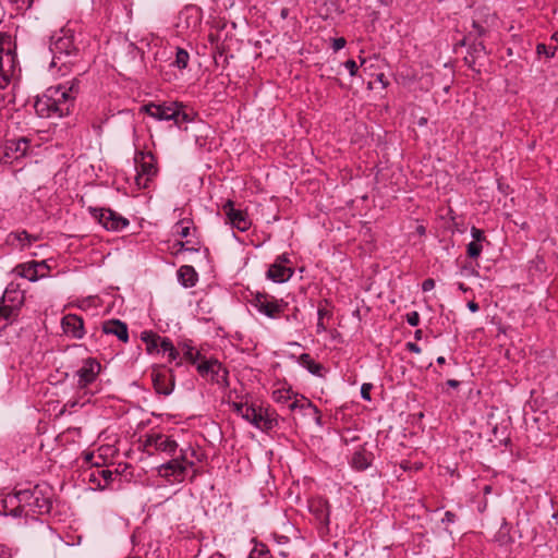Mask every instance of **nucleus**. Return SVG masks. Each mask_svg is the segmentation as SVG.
Here are the masks:
<instances>
[{
	"label": "nucleus",
	"instance_id": "obj_41",
	"mask_svg": "<svg viewBox=\"0 0 558 558\" xmlns=\"http://www.w3.org/2000/svg\"><path fill=\"white\" fill-rule=\"evenodd\" d=\"M19 554V548L8 544H0V558H12Z\"/></svg>",
	"mask_w": 558,
	"mask_h": 558
},
{
	"label": "nucleus",
	"instance_id": "obj_43",
	"mask_svg": "<svg viewBox=\"0 0 558 558\" xmlns=\"http://www.w3.org/2000/svg\"><path fill=\"white\" fill-rule=\"evenodd\" d=\"M470 232H471V236L473 238L472 242H476V243L487 242L488 243L487 238L482 229L472 227Z\"/></svg>",
	"mask_w": 558,
	"mask_h": 558
},
{
	"label": "nucleus",
	"instance_id": "obj_12",
	"mask_svg": "<svg viewBox=\"0 0 558 558\" xmlns=\"http://www.w3.org/2000/svg\"><path fill=\"white\" fill-rule=\"evenodd\" d=\"M194 462L187 461L185 456L182 454L180 458H174L166 463H162L159 466V473L165 477L172 476L174 481L183 482L187 469L192 468Z\"/></svg>",
	"mask_w": 558,
	"mask_h": 558
},
{
	"label": "nucleus",
	"instance_id": "obj_38",
	"mask_svg": "<svg viewBox=\"0 0 558 558\" xmlns=\"http://www.w3.org/2000/svg\"><path fill=\"white\" fill-rule=\"evenodd\" d=\"M482 251H483L482 243L470 242L466 245V254L472 259L478 258L482 254Z\"/></svg>",
	"mask_w": 558,
	"mask_h": 558
},
{
	"label": "nucleus",
	"instance_id": "obj_5",
	"mask_svg": "<svg viewBox=\"0 0 558 558\" xmlns=\"http://www.w3.org/2000/svg\"><path fill=\"white\" fill-rule=\"evenodd\" d=\"M137 174L135 177V182L138 187L146 189L148 187V182L156 177L157 161L151 151H136L134 157Z\"/></svg>",
	"mask_w": 558,
	"mask_h": 558
},
{
	"label": "nucleus",
	"instance_id": "obj_25",
	"mask_svg": "<svg viewBox=\"0 0 558 558\" xmlns=\"http://www.w3.org/2000/svg\"><path fill=\"white\" fill-rule=\"evenodd\" d=\"M299 364L308 371L312 375L322 377L324 366L315 360L308 353H302L298 360Z\"/></svg>",
	"mask_w": 558,
	"mask_h": 558
},
{
	"label": "nucleus",
	"instance_id": "obj_34",
	"mask_svg": "<svg viewBox=\"0 0 558 558\" xmlns=\"http://www.w3.org/2000/svg\"><path fill=\"white\" fill-rule=\"evenodd\" d=\"M251 543H254V547L251 549L247 558H259L269 554V549L265 544L257 543L254 538L251 541Z\"/></svg>",
	"mask_w": 558,
	"mask_h": 558
},
{
	"label": "nucleus",
	"instance_id": "obj_45",
	"mask_svg": "<svg viewBox=\"0 0 558 558\" xmlns=\"http://www.w3.org/2000/svg\"><path fill=\"white\" fill-rule=\"evenodd\" d=\"M172 348H174L173 342L168 337H160L159 341V350L163 353H167L168 351H172Z\"/></svg>",
	"mask_w": 558,
	"mask_h": 558
},
{
	"label": "nucleus",
	"instance_id": "obj_32",
	"mask_svg": "<svg viewBox=\"0 0 558 558\" xmlns=\"http://www.w3.org/2000/svg\"><path fill=\"white\" fill-rule=\"evenodd\" d=\"M193 221L190 219H181L174 226V232L182 239L187 238L191 233Z\"/></svg>",
	"mask_w": 558,
	"mask_h": 558
},
{
	"label": "nucleus",
	"instance_id": "obj_13",
	"mask_svg": "<svg viewBox=\"0 0 558 558\" xmlns=\"http://www.w3.org/2000/svg\"><path fill=\"white\" fill-rule=\"evenodd\" d=\"M290 263L289 254L283 253L277 256L274 264L267 270V278L277 283L288 281L294 274L293 268L287 266Z\"/></svg>",
	"mask_w": 558,
	"mask_h": 558
},
{
	"label": "nucleus",
	"instance_id": "obj_59",
	"mask_svg": "<svg viewBox=\"0 0 558 558\" xmlns=\"http://www.w3.org/2000/svg\"><path fill=\"white\" fill-rule=\"evenodd\" d=\"M466 306L472 313H476L480 310V305L475 301H469Z\"/></svg>",
	"mask_w": 558,
	"mask_h": 558
},
{
	"label": "nucleus",
	"instance_id": "obj_24",
	"mask_svg": "<svg viewBox=\"0 0 558 558\" xmlns=\"http://www.w3.org/2000/svg\"><path fill=\"white\" fill-rule=\"evenodd\" d=\"M54 88L60 89V92H64V98L69 100V108L72 109L74 106L75 98L80 90V82L78 80H73L65 84H60L54 86Z\"/></svg>",
	"mask_w": 558,
	"mask_h": 558
},
{
	"label": "nucleus",
	"instance_id": "obj_6",
	"mask_svg": "<svg viewBox=\"0 0 558 558\" xmlns=\"http://www.w3.org/2000/svg\"><path fill=\"white\" fill-rule=\"evenodd\" d=\"M13 293L11 298V292L7 290L0 301V330L12 324L20 314L24 298L15 291Z\"/></svg>",
	"mask_w": 558,
	"mask_h": 558
},
{
	"label": "nucleus",
	"instance_id": "obj_37",
	"mask_svg": "<svg viewBox=\"0 0 558 558\" xmlns=\"http://www.w3.org/2000/svg\"><path fill=\"white\" fill-rule=\"evenodd\" d=\"M468 53L470 56H474L475 58H477L480 53L486 54V46L484 45L483 41H477L476 39H474L472 44L469 45Z\"/></svg>",
	"mask_w": 558,
	"mask_h": 558
},
{
	"label": "nucleus",
	"instance_id": "obj_14",
	"mask_svg": "<svg viewBox=\"0 0 558 558\" xmlns=\"http://www.w3.org/2000/svg\"><path fill=\"white\" fill-rule=\"evenodd\" d=\"M51 54L52 58L49 64V71L54 75H66L72 68L81 61V54L77 53L51 52Z\"/></svg>",
	"mask_w": 558,
	"mask_h": 558
},
{
	"label": "nucleus",
	"instance_id": "obj_50",
	"mask_svg": "<svg viewBox=\"0 0 558 558\" xmlns=\"http://www.w3.org/2000/svg\"><path fill=\"white\" fill-rule=\"evenodd\" d=\"M342 65L349 71L351 76H355L359 70L356 62L352 59L347 60Z\"/></svg>",
	"mask_w": 558,
	"mask_h": 558
},
{
	"label": "nucleus",
	"instance_id": "obj_20",
	"mask_svg": "<svg viewBox=\"0 0 558 558\" xmlns=\"http://www.w3.org/2000/svg\"><path fill=\"white\" fill-rule=\"evenodd\" d=\"M11 46V36L0 33V58L4 60V68L10 69V77L14 74L16 65V54Z\"/></svg>",
	"mask_w": 558,
	"mask_h": 558
},
{
	"label": "nucleus",
	"instance_id": "obj_49",
	"mask_svg": "<svg viewBox=\"0 0 558 558\" xmlns=\"http://www.w3.org/2000/svg\"><path fill=\"white\" fill-rule=\"evenodd\" d=\"M98 475L104 478L106 485L112 482L113 478L117 476L112 471L108 469L98 470Z\"/></svg>",
	"mask_w": 558,
	"mask_h": 558
},
{
	"label": "nucleus",
	"instance_id": "obj_44",
	"mask_svg": "<svg viewBox=\"0 0 558 558\" xmlns=\"http://www.w3.org/2000/svg\"><path fill=\"white\" fill-rule=\"evenodd\" d=\"M15 239L21 242L22 244H31L32 241L35 240V238H33L27 231L23 230V231H20V232H16V233H13Z\"/></svg>",
	"mask_w": 558,
	"mask_h": 558
},
{
	"label": "nucleus",
	"instance_id": "obj_46",
	"mask_svg": "<svg viewBox=\"0 0 558 558\" xmlns=\"http://www.w3.org/2000/svg\"><path fill=\"white\" fill-rule=\"evenodd\" d=\"M472 28L473 36L475 35L474 39H476L477 37H483L487 33V29L476 21L472 22Z\"/></svg>",
	"mask_w": 558,
	"mask_h": 558
},
{
	"label": "nucleus",
	"instance_id": "obj_30",
	"mask_svg": "<svg viewBox=\"0 0 558 558\" xmlns=\"http://www.w3.org/2000/svg\"><path fill=\"white\" fill-rule=\"evenodd\" d=\"M510 525L506 520H504L499 531L497 532L495 539L500 546H507L512 542L510 536Z\"/></svg>",
	"mask_w": 558,
	"mask_h": 558
},
{
	"label": "nucleus",
	"instance_id": "obj_53",
	"mask_svg": "<svg viewBox=\"0 0 558 558\" xmlns=\"http://www.w3.org/2000/svg\"><path fill=\"white\" fill-rule=\"evenodd\" d=\"M456 520H457L456 513H453L452 511H446L441 522L445 524H451V523H454Z\"/></svg>",
	"mask_w": 558,
	"mask_h": 558
},
{
	"label": "nucleus",
	"instance_id": "obj_17",
	"mask_svg": "<svg viewBox=\"0 0 558 558\" xmlns=\"http://www.w3.org/2000/svg\"><path fill=\"white\" fill-rule=\"evenodd\" d=\"M223 211L232 228L245 232L251 228V220L247 214L241 209L234 208V203L228 199L223 205Z\"/></svg>",
	"mask_w": 558,
	"mask_h": 558
},
{
	"label": "nucleus",
	"instance_id": "obj_54",
	"mask_svg": "<svg viewBox=\"0 0 558 558\" xmlns=\"http://www.w3.org/2000/svg\"><path fill=\"white\" fill-rule=\"evenodd\" d=\"M435 288V280L432 278H427L422 282L423 292H428Z\"/></svg>",
	"mask_w": 558,
	"mask_h": 558
},
{
	"label": "nucleus",
	"instance_id": "obj_2",
	"mask_svg": "<svg viewBox=\"0 0 558 558\" xmlns=\"http://www.w3.org/2000/svg\"><path fill=\"white\" fill-rule=\"evenodd\" d=\"M34 109L40 118H62L70 113L69 100L64 98V92L50 86L38 96L34 102Z\"/></svg>",
	"mask_w": 558,
	"mask_h": 558
},
{
	"label": "nucleus",
	"instance_id": "obj_9",
	"mask_svg": "<svg viewBox=\"0 0 558 558\" xmlns=\"http://www.w3.org/2000/svg\"><path fill=\"white\" fill-rule=\"evenodd\" d=\"M252 305L262 314L269 318H277L283 312L286 304L282 301L276 300L266 293L257 292L253 300Z\"/></svg>",
	"mask_w": 558,
	"mask_h": 558
},
{
	"label": "nucleus",
	"instance_id": "obj_64",
	"mask_svg": "<svg viewBox=\"0 0 558 558\" xmlns=\"http://www.w3.org/2000/svg\"><path fill=\"white\" fill-rule=\"evenodd\" d=\"M274 396H275L276 400L279 401V402L282 401V400H286V397L282 395L281 391H275Z\"/></svg>",
	"mask_w": 558,
	"mask_h": 558
},
{
	"label": "nucleus",
	"instance_id": "obj_29",
	"mask_svg": "<svg viewBox=\"0 0 558 558\" xmlns=\"http://www.w3.org/2000/svg\"><path fill=\"white\" fill-rule=\"evenodd\" d=\"M234 412L248 422V418L256 417V405L244 402H233Z\"/></svg>",
	"mask_w": 558,
	"mask_h": 558
},
{
	"label": "nucleus",
	"instance_id": "obj_4",
	"mask_svg": "<svg viewBox=\"0 0 558 558\" xmlns=\"http://www.w3.org/2000/svg\"><path fill=\"white\" fill-rule=\"evenodd\" d=\"M88 213L107 231L119 232L130 225L128 218L110 208L88 207Z\"/></svg>",
	"mask_w": 558,
	"mask_h": 558
},
{
	"label": "nucleus",
	"instance_id": "obj_18",
	"mask_svg": "<svg viewBox=\"0 0 558 558\" xmlns=\"http://www.w3.org/2000/svg\"><path fill=\"white\" fill-rule=\"evenodd\" d=\"M151 380L157 393L169 396L174 388V377L170 369H154Z\"/></svg>",
	"mask_w": 558,
	"mask_h": 558
},
{
	"label": "nucleus",
	"instance_id": "obj_31",
	"mask_svg": "<svg viewBox=\"0 0 558 558\" xmlns=\"http://www.w3.org/2000/svg\"><path fill=\"white\" fill-rule=\"evenodd\" d=\"M278 425V415L275 411H270L266 409V413H264V421L260 424V430L269 432L274 429Z\"/></svg>",
	"mask_w": 558,
	"mask_h": 558
},
{
	"label": "nucleus",
	"instance_id": "obj_40",
	"mask_svg": "<svg viewBox=\"0 0 558 558\" xmlns=\"http://www.w3.org/2000/svg\"><path fill=\"white\" fill-rule=\"evenodd\" d=\"M10 82V69L4 68V60L0 58V88H4Z\"/></svg>",
	"mask_w": 558,
	"mask_h": 558
},
{
	"label": "nucleus",
	"instance_id": "obj_35",
	"mask_svg": "<svg viewBox=\"0 0 558 558\" xmlns=\"http://www.w3.org/2000/svg\"><path fill=\"white\" fill-rule=\"evenodd\" d=\"M303 411H313V418L318 426L323 425L322 414L318 408L310 400H305V402L301 405Z\"/></svg>",
	"mask_w": 558,
	"mask_h": 558
},
{
	"label": "nucleus",
	"instance_id": "obj_62",
	"mask_svg": "<svg viewBox=\"0 0 558 558\" xmlns=\"http://www.w3.org/2000/svg\"><path fill=\"white\" fill-rule=\"evenodd\" d=\"M446 384L451 388H458L460 386V381L457 379H448Z\"/></svg>",
	"mask_w": 558,
	"mask_h": 558
},
{
	"label": "nucleus",
	"instance_id": "obj_11",
	"mask_svg": "<svg viewBox=\"0 0 558 558\" xmlns=\"http://www.w3.org/2000/svg\"><path fill=\"white\" fill-rule=\"evenodd\" d=\"M50 52L57 53H77L81 54L78 46L75 44L74 34L70 29H61L51 36Z\"/></svg>",
	"mask_w": 558,
	"mask_h": 558
},
{
	"label": "nucleus",
	"instance_id": "obj_39",
	"mask_svg": "<svg viewBox=\"0 0 558 558\" xmlns=\"http://www.w3.org/2000/svg\"><path fill=\"white\" fill-rule=\"evenodd\" d=\"M185 16L187 19H192L191 26L196 27L199 23V15L196 9L194 8H187L184 11L180 13V20Z\"/></svg>",
	"mask_w": 558,
	"mask_h": 558
},
{
	"label": "nucleus",
	"instance_id": "obj_55",
	"mask_svg": "<svg viewBox=\"0 0 558 558\" xmlns=\"http://www.w3.org/2000/svg\"><path fill=\"white\" fill-rule=\"evenodd\" d=\"M405 348L412 353H421V348L415 342H407Z\"/></svg>",
	"mask_w": 558,
	"mask_h": 558
},
{
	"label": "nucleus",
	"instance_id": "obj_52",
	"mask_svg": "<svg viewBox=\"0 0 558 558\" xmlns=\"http://www.w3.org/2000/svg\"><path fill=\"white\" fill-rule=\"evenodd\" d=\"M345 45H347V40H345V38H343V37H338V38H333V39H332V45H331V47H332V49H333L335 51H338V50H340V49L344 48V47H345Z\"/></svg>",
	"mask_w": 558,
	"mask_h": 558
},
{
	"label": "nucleus",
	"instance_id": "obj_23",
	"mask_svg": "<svg viewBox=\"0 0 558 558\" xmlns=\"http://www.w3.org/2000/svg\"><path fill=\"white\" fill-rule=\"evenodd\" d=\"M373 461V453L365 449L357 450L353 453L351 465L356 471H365L368 469Z\"/></svg>",
	"mask_w": 558,
	"mask_h": 558
},
{
	"label": "nucleus",
	"instance_id": "obj_1",
	"mask_svg": "<svg viewBox=\"0 0 558 558\" xmlns=\"http://www.w3.org/2000/svg\"><path fill=\"white\" fill-rule=\"evenodd\" d=\"M52 487L47 483L15 490L2 499L3 513L14 518L49 513L52 508Z\"/></svg>",
	"mask_w": 558,
	"mask_h": 558
},
{
	"label": "nucleus",
	"instance_id": "obj_22",
	"mask_svg": "<svg viewBox=\"0 0 558 558\" xmlns=\"http://www.w3.org/2000/svg\"><path fill=\"white\" fill-rule=\"evenodd\" d=\"M177 275L180 284L184 288H193L198 281V274L194 267L190 265L181 266L178 269Z\"/></svg>",
	"mask_w": 558,
	"mask_h": 558
},
{
	"label": "nucleus",
	"instance_id": "obj_51",
	"mask_svg": "<svg viewBox=\"0 0 558 558\" xmlns=\"http://www.w3.org/2000/svg\"><path fill=\"white\" fill-rule=\"evenodd\" d=\"M191 241H185V242H182V241H179L175 245L179 246L178 248V252H183V251H187V252H198V248L195 247V246H187V244H190Z\"/></svg>",
	"mask_w": 558,
	"mask_h": 558
},
{
	"label": "nucleus",
	"instance_id": "obj_48",
	"mask_svg": "<svg viewBox=\"0 0 558 558\" xmlns=\"http://www.w3.org/2000/svg\"><path fill=\"white\" fill-rule=\"evenodd\" d=\"M373 389V384L371 383H364L362 386H361V397L363 400L365 401H371L372 398H371V390Z\"/></svg>",
	"mask_w": 558,
	"mask_h": 558
},
{
	"label": "nucleus",
	"instance_id": "obj_42",
	"mask_svg": "<svg viewBox=\"0 0 558 558\" xmlns=\"http://www.w3.org/2000/svg\"><path fill=\"white\" fill-rule=\"evenodd\" d=\"M264 413H266V409H264L263 407L256 405V417L248 418V422L252 425H254L255 427H257L258 429H260V424L264 421Z\"/></svg>",
	"mask_w": 558,
	"mask_h": 558
},
{
	"label": "nucleus",
	"instance_id": "obj_27",
	"mask_svg": "<svg viewBox=\"0 0 558 558\" xmlns=\"http://www.w3.org/2000/svg\"><path fill=\"white\" fill-rule=\"evenodd\" d=\"M141 340L146 344V351L149 354L159 353L160 336L153 330H144L141 332Z\"/></svg>",
	"mask_w": 558,
	"mask_h": 558
},
{
	"label": "nucleus",
	"instance_id": "obj_58",
	"mask_svg": "<svg viewBox=\"0 0 558 558\" xmlns=\"http://www.w3.org/2000/svg\"><path fill=\"white\" fill-rule=\"evenodd\" d=\"M167 353L170 362L175 361L180 355V351L175 347L172 348V351H168Z\"/></svg>",
	"mask_w": 558,
	"mask_h": 558
},
{
	"label": "nucleus",
	"instance_id": "obj_15",
	"mask_svg": "<svg viewBox=\"0 0 558 558\" xmlns=\"http://www.w3.org/2000/svg\"><path fill=\"white\" fill-rule=\"evenodd\" d=\"M31 149V140L26 136L8 140L4 145L3 158L5 161H16L28 155Z\"/></svg>",
	"mask_w": 558,
	"mask_h": 558
},
{
	"label": "nucleus",
	"instance_id": "obj_47",
	"mask_svg": "<svg viewBox=\"0 0 558 558\" xmlns=\"http://www.w3.org/2000/svg\"><path fill=\"white\" fill-rule=\"evenodd\" d=\"M405 319L410 326L416 327L420 324V314L416 311H412L405 315Z\"/></svg>",
	"mask_w": 558,
	"mask_h": 558
},
{
	"label": "nucleus",
	"instance_id": "obj_26",
	"mask_svg": "<svg viewBox=\"0 0 558 558\" xmlns=\"http://www.w3.org/2000/svg\"><path fill=\"white\" fill-rule=\"evenodd\" d=\"M15 270L17 271V275L22 278H25L32 282L37 281L39 278L45 277L44 274L39 275L38 269L34 262L20 264L16 266Z\"/></svg>",
	"mask_w": 558,
	"mask_h": 558
},
{
	"label": "nucleus",
	"instance_id": "obj_21",
	"mask_svg": "<svg viewBox=\"0 0 558 558\" xmlns=\"http://www.w3.org/2000/svg\"><path fill=\"white\" fill-rule=\"evenodd\" d=\"M101 330L105 335L116 336L120 341H129L128 325L120 319H109L102 323Z\"/></svg>",
	"mask_w": 558,
	"mask_h": 558
},
{
	"label": "nucleus",
	"instance_id": "obj_33",
	"mask_svg": "<svg viewBox=\"0 0 558 558\" xmlns=\"http://www.w3.org/2000/svg\"><path fill=\"white\" fill-rule=\"evenodd\" d=\"M189 52L183 48H177L175 60L173 62V65H175L180 70L185 69L189 64Z\"/></svg>",
	"mask_w": 558,
	"mask_h": 558
},
{
	"label": "nucleus",
	"instance_id": "obj_60",
	"mask_svg": "<svg viewBox=\"0 0 558 558\" xmlns=\"http://www.w3.org/2000/svg\"><path fill=\"white\" fill-rule=\"evenodd\" d=\"M303 399H304V400H306L305 398H303ZM304 402H305V401L300 402L299 400H294L293 402H291V403L289 404V409H290V410H292V411H294V410H296V409H301V410H302L301 405H302Z\"/></svg>",
	"mask_w": 558,
	"mask_h": 558
},
{
	"label": "nucleus",
	"instance_id": "obj_3",
	"mask_svg": "<svg viewBox=\"0 0 558 558\" xmlns=\"http://www.w3.org/2000/svg\"><path fill=\"white\" fill-rule=\"evenodd\" d=\"M141 110L157 121H173L178 128L193 121V118L185 111V106L182 102H148Z\"/></svg>",
	"mask_w": 558,
	"mask_h": 558
},
{
	"label": "nucleus",
	"instance_id": "obj_7",
	"mask_svg": "<svg viewBox=\"0 0 558 558\" xmlns=\"http://www.w3.org/2000/svg\"><path fill=\"white\" fill-rule=\"evenodd\" d=\"M196 371L202 377L209 378L211 383H215L221 387L229 386V381H228L229 372L216 359L206 360L204 357L203 361H201L196 365Z\"/></svg>",
	"mask_w": 558,
	"mask_h": 558
},
{
	"label": "nucleus",
	"instance_id": "obj_63",
	"mask_svg": "<svg viewBox=\"0 0 558 558\" xmlns=\"http://www.w3.org/2000/svg\"><path fill=\"white\" fill-rule=\"evenodd\" d=\"M33 262L36 265L38 270H39V268L49 269V267H48V265H47V263L45 260H41V262L33 260Z\"/></svg>",
	"mask_w": 558,
	"mask_h": 558
},
{
	"label": "nucleus",
	"instance_id": "obj_16",
	"mask_svg": "<svg viewBox=\"0 0 558 558\" xmlns=\"http://www.w3.org/2000/svg\"><path fill=\"white\" fill-rule=\"evenodd\" d=\"M101 369L100 363L94 357H87L83 361V365L76 371L78 377V388H86L93 384Z\"/></svg>",
	"mask_w": 558,
	"mask_h": 558
},
{
	"label": "nucleus",
	"instance_id": "obj_10",
	"mask_svg": "<svg viewBox=\"0 0 558 558\" xmlns=\"http://www.w3.org/2000/svg\"><path fill=\"white\" fill-rule=\"evenodd\" d=\"M177 448L178 444L173 438L160 433L148 434L143 441V450L149 454H153L151 449H154L172 456Z\"/></svg>",
	"mask_w": 558,
	"mask_h": 558
},
{
	"label": "nucleus",
	"instance_id": "obj_28",
	"mask_svg": "<svg viewBox=\"0 0 558 558\" xmlns=\"http://www.w3.org/2000/svg\"><path fill=\"white\" fill-rule=\"evenodd\" d=\"M183 357L193 365H197L205 357L199 351H196L191 341L180 344Z\"/></svg>",
	"mask_w": 558,
	"mask_h": 558
},
{
	"label": "nucleus",
	"instance_id": "obj_57",
	"mask_svg": "<svg viewBox=\"0 0 558 558\" xmlns=\"http://www.w3.org/2000/svg\"><path fill=\"white\" fill-rule=\"evenodd\" d=\"M317 315L319 320H324L326 316L330 317L331 313L325 307H318Z\"/></svg>",
	"mask_w": 558,
	"mask_h": 558
},
{
	"label": "nucleus",
	"instance_id": "obj_36",
	"mask_svg": "<svg viewBox=\"0 0 558 558\" xmlns=\"http://www.w3.org/2000/svg\"><path fill=\"white\" fill-rule=\"evenodd\" d=\"M557 50H558L557 46H547L543 43H538L536 45L537 56H545L548 59L554 58L556 56Z\"/></svg>",
	"mask_w": 558,
	"mask_h": 558
},
{
	"label": "nucleus",
	"instance_id": "obj_56",
	"mask_svg": "<svg viewBox=\"0 0 558 558\" xmlns=\"http://www.w3.org/2000/svg\"><path fill=\"white\" fill-rule=\"evenodd\" d=\"M464 63L471 69V70H475L474 65H475V60L476 58L474 56H470L468 53L466 57H464Z\"/></svg>",
	"mask_w": 558,
	"mask_h": 558
},
{
	"label": "nucleus",
	"instance_id": "obj_8",
	"mask_svg": "<svg viewBox=\"0 0 558 558\" xmlns=\"http://www.w3.org/2000/svg\"><path fill=\"white\" fill-rule=\"evenodd\" d=\"M308 510L317 523L318 534L323 537L329 533L330 505L327 499L318 497L310 500Z\"/></svg>",
	"mask_w": 558,
	"mask_h": 558
},
{
	"label": "nucleus",
	"instance_id": "obj_61",
	"mask_svg": "<svg viewBox=\"0 0 558 558\" xmlns=\"http://www.w3.org/2000/svg\"><path fill=\"white\" fill-rule=\"evenodd\" d=\"M327 330V327L325 326L324 324V320H319L317 322V325H316V332L317 333H323Z\"/></svg>",
	"mask_w": 558,
	"mask_h": 558
},
{
	"label": "nucleus",
	"instance_id": "obj_19",
	"mask_svg": "<svg viewBox=\"0 0 558 558\" xmlns=\"http://www.w3.org/2000/svg\"><path fill=\"white\" fill-rule=\"evenodd\" d=\"M61 327L63 332L73 339H82L85 336L84 320L76 314H66L63 316Z\"/></svg>",
	"mask_w": 558,
	"mask_h": 558
}]
</instances>
